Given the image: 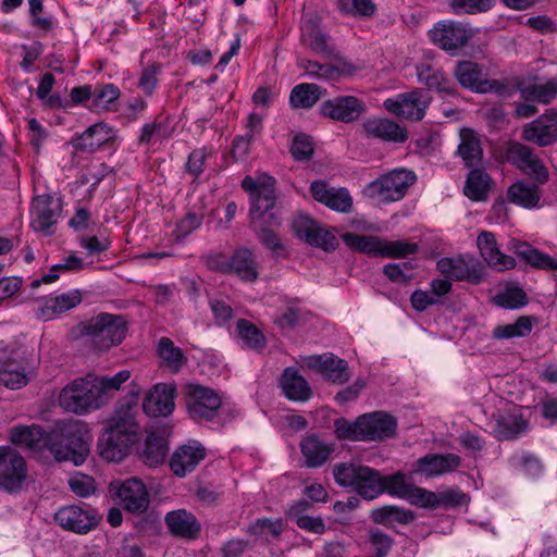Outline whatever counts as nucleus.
Listing matches in <instances>:
<instances>
[{"label":"nucleus","mask_w":557,"mask_h":557,"mask_svg":"<svg viewBox=\"0 0 557 557\" xmlns=\"http://www.w3.org/2000/svg\"><path fill=\"white\" fill-rule=\"evenodd\" d=\"M185 403L188 416L198 423L224 425L235 417V411L223 406L214 389L200 384L186 386Z\"/></svg>","instance_id":"obj_1"},{"label":"nucleus","mask_w":557,"mask_h":557,"mask_svg":"<svg viewBox=\"0 0 557 557\" xmlns=\"http://www.w3.org/2000/svg\"><path fill=\"white\" fill-rule=\"evenodd\" d=\"M60 406L67 412L84 414L103 406L94 375L77 377L66 384L59 396Z\"/></svg>","instance_id":"obj_2"},{"label":"nucleus","mask_w":557,"mask_h":557,"mask_svg":"<svg viewBox=\"0 0 557 557\" xmlns=\"http://www.w3.org/2000/svg\"><path fill=\"white\" fill-rule=\"evenodd\" d=\"M138 440L137 429L131 419H122L107 429L98 440V451L109 462H120Z\"/></svg>","instance_id":"obj_3"},{"label":"nucleus","mask_w":557,"mask_h":557,"mask_svg":"<svg viewBox=\"0 0 557 557\" xmlns=\"http://www.w3.org/2000/svg\"><path fill=\"white\" fill-rule=\"evenodd\" d=\"M84 334L98 350H108L122 343L127 333L126 322L122 315L99 313L85 322Z\"/></svg>","instance_id":"obj_4"},{"label":"nucleus","mask_w":557,"mask_h":557,"mask_svg":"<svg viewBox=\"0 0 557 557\" xmlns=\"http://www.w3.org/2000/svg\"><path fill=\"white\" fill-rule=\"evenodd\" d=\"M416 182L417 175L413 171L397 168L370 182L366 191L369 197L380 202H395L401 200Z\"/></svg>","instance_id":"obj_5"},{"label":"nucleus","mask_w":557,"mask_h":557,"mask_svg":"<svg viewBox=\"0 0 557 557\" xmlns=\"http://www.w3.org/2000/svg\"><path fill=\"white\" fill-rule=\"evenodd\" d=\"M49 450L58 461H72L81 466L90 453L89 436L79 426L70 425L59 442L50 443Z\"/></svg>","instance_id":"obj_6"},{"label":"nucleus","mask_w":557,"mask_h":557,"mask_svg":"<svg viewBox=\"0 0 557 557\" xmlns=\"http://www.w3.org/2000/svg\"><path fill=\"white\" fill-rule=\"evenodd\" d=\"M490 425L498 441H511L527 431L528 421L523 417L521 407L507 405L492 414Z\"/></svg>","instance_id":"obj_7"},{"label":"nucleus","mask_w":557,"mask_h":557,"mask_svg":"<svg viewBox=\"0 0 557 557\" xmlns=\"http://www.w3.org/2000/svg\"><path fill=\"white\" fill-rule=\"evenodd\" d=\"M27 476L24 458L9 446H0V490L17 492Z\"/></svg>","instance_id":"obj_8"},{"label":"nucleus","mask_w":557,"mask_h":557,"mask_svg":"<svg viewBox=\"0 0 557 557\" xmlns=\"http://www.w3.org/2000/svg\"><path fill=\"white\" fill-rule=\"evenodd\" d=\"M436 269L451 281H466L471 284H479L485 277L483 264L473 258H441L436 262Z\"/></svg>","instance_id":"obj_9"},{"label":"nucleus","mask_w":557,"mask_h":557,"mask_svg":"<svg viewBox=\"0 0 557 557\" xmlns=\"http://www.w3.org/2000/svg\"><path fill=\"white\" fill-rule=\"evenodd\" d=\"M430 39L433 44L445 51L455 53L465 47L472 37L471 29L456 21H440L429 32Z\"/></svg>","instance_id":"obj_10"},{"label":"nucleus","mask_w":557,"mask_h":557,"mask_svg":"<svg viewBox=\"0 0 557 557\" xmlns=\"http://www.w3.org/2000/svg\"><path fill=\"white\" fill-rule=\"evenodd\" d=\"M430 97L422 90L416 89L400 94L395 98L384 101V108L403 119L420 121L424 117L425 110L430 103Z\"/></svg>","instance_id":"obj_11"},{"label":"nucleus","mask_w":557,"mask_h":557,"mask_svg":"<svg viewBox=\"0 0 557 557\" xmlns=\"http://www.w3.org/2000/svg\"><path fill=\"white\" fill-rule=\"evenodd\" d=\"M54 520L64 530L85 534L98 524V515L89 506L69 505L58 509Z\"/></svg>","instance_id":"obj_12"},{"label":"nucleus","mask_w":557,"mask_h":557,"mask_svg":"<svg viewBox=\"0 0 557 557\" xmlns=\"http://www.w3.org/2000/svg\"><path fill=\"white\" fill-rule=\"evenodd\" d=\"M62 211L61 198L42 194L34 198L32 202L30 216L32 227L36 232L47 235L52 233V226L57 223Z\"/></svg>","instance_id":"obj_13"},{"label":"nucleus","mask_w":557,"mask_h":557,"mask_svg":"<svg viewBox=\"0 0 557 557\" xmlns=\"http://www.w3.org/2000/svg\"><path fill=\"white\" fill-rule=\"evenodd\" d=\"M367 110L363 100L355 96H337L320 104V114L342 123L357 121Z\"/></svg>","instance_id":"obj_14"},{"label":"nucleus","mask_w":557,"mask_h":557,"mask_svg":"<svg viewBox=\"0 0 557 557\" xmlns=\"http://www.w3.org/2000/svg\"><path fill=\"white\" fill-rule=\"evenodd\" d=\"M176 386L172 383H158L149 391L144 400L143 409L147 416L166 417L175 408Z\"/></svg>","instance_id":"obj_15"},{"label":"nucleus","mask_w":557,"mask_h":557,"mask_svg":"<svg viewBox=\"0 0 557 557\" xmlns=\"http://www.w3.org/2000/svg\"><path fill=\"white\" fill-rule=\"evenodd\" d=\"M207 450L198 441H189L178 446L170 458V469L178 478L193 472L206 458Z\"/></svg>","instance_id":"obj_16"},{"label":"nucleus","mask_w":557,"mask_h":557,"mask_svg":"<svg viewBox=\"0 0 557 557\" xmlns=\"http://www.w3.org/2000/svg\"><path fill=\"white\" fill-rule=\"evenodd\" d=\"M363 441L393 438L397 431V419L385 411H373L361 416Z\"/></svg>","instance_id":"obj_17"},{"label":"nucleus","mask_w":557,"mask_h":557,"mask_svg":"<svg viewBox=\"0 0 557 557\" xmlns=\"http://www.w3.org/2000/svg\"><path fill=\"white\" fill-rule=\"evenodd\" d=\"M460 465L461 458L456 454H428L416 460L413 472L425 478H434L454 472Z\"/></svg>","instance_id":"obj_18"},{"label":"nucleus","mask_w":557,"mask_h":557,"mask_svg":"<svg viewBox=\"0 0 557 557\" xmlns=\"http://www.w3.org/2000/svg\"><path fill=\"white\" fill-rule=\"evenodd\" d=\"M307 366L334 384H344L351 376L347 361L332 354L310 356Z\"/></svg>","instance_id":"obj_19"},{"label":"nucleus","mask_w":557,"mask_h":557,"mask_svg":"<svg viewBox=\"0 0 557 557\" xmlns=\"http://www.w3.org/2000/svg\"><path fill=\"white\" fill-rule=\"evenodd\" d=\"M116 495L120 504L129 512L143 513L149 506L148 491L137 478H131L120 484Z\"/></svg>","instance_id":"obj_20"},{"label":"nucleus","mask_w":557,"mask_h":557,"mask_svg":"<svg viewBox=\"0 0 557 557\" xmlns=\"http://www.w3.org/2000/svg\"><path fill=\"white\" fill-rule=\"evenodd\" d=\"M310 191L314 200L334 211L343 213L351 211L352 198L346 188L329 187L325 182L315 181L311 183Z\"/></svg>","instance_id":"obj_21"},{"label":"nucleus","mask_w":557,"mask_h":557,"mask_svg":"<svg viewBox=\"0 0 557 557\" xmlns=\"http://www.w3.org/2000/svg\"><path fill=\"white\" fill-rule=\"evenodd\" d=\"M116 131L109 124L100 122L89 126L74 141L75 150L86 153H94L104 145L113 141Z\"/></svg>","instance_id":"obj_22"},{"label":"nucleus","mask_w":557,"mask_h":557,"mask_svg":"<svg viewBox=\"0 0 557 557\" xmlns=\"http://www.w3.org/2000/svg\"><path fill=\"white\" fill-rule=\"evenodd\" d=\"M476 245L482 258L497 271H506L516 267L513 257L499 250L496 237L492 232H481L476 238Z\"/></svg>","instance_id":"obj_23"},{"label":"nucleus","mask_w":557,"mask_h":557,"mask_svg":"<svg viewBox=\"0 0 557 557\" xmlns=\"http://www.w3.org/2000/svg\"><path fill=\"white\" fill-rule=\"evenodd\" d=\"M304 465L307 468H319L323 466L334 451V444L325 442L317 434H307L299 443Z\"/></svg>","instance_id":"obj_24"},{"label":"nucleus","mask_w":557,"mask_h":557,"mask_svg":"<svg viewBox=\"0 0 557 557\" xmlns=\"http://www.w3.org/2000/svg\"><path fill=\"white\" fill-rule=\"evenodd\" d=\"M523 138L541 147L557 140V113L543 114L527 124L523 128Z\"/></svg>","instance_id":"obj_25"},{"label":"nucleus","mask_w":557,"mask_h":557,"mask_svg":"<svg viewBox=\"0 0 557 557\" xmlns=\"http://www.w3.org/2000/svg\"><path fill=\"white\" fill-rule=\"evenodd\" d=\"M251 226L256 232L258 240L272 252L280 255L284 250V245L278 235L273 228L265 225L270 223L271 226H278L281 224L280 218L272 211H267V216L262 218V212L251 216Z\"/></svg>","instance_id":"obj_26"},{"label":"nucleus","mask_w":557,"mask_h":557,"mask_svg":"<svg viewBox=\"0 0 557 557\" xmlns=\"http://www.w3.org/2000/svg\"><path fill=\"white\" fill-rule=\"evenodd\" d=\"M368 137L388 143H405L408 139L407 129L398 123L385 117L368 119L363 123Z\"/></svg>","instance_id":"obj_27"},{"label":"nucleus","mask_w":557,"mask_h":557,"mask_svg":"<svg viewBox=\"0 0 557 557\" xmlns=\"http://www.w3.org/2000/svg\"><path fill=\"white\" fill-rule=\"evenodd\" d=\"M82 301L78 289H72L55 296L40 299L37 315L44 320H51L55 315L75 308Z\"/></svg>","instance_id":"obj_28"},{"label":"nucleus","mask_w":557,"mask_h":557,"mask_svg":"<svg viewBox=\"0 0 557 557\" xmlns=\"http://www.w3.org/2000/svg\"><path fill=\"white\" fill-rule=\"evenodd\" d=\"M510 249L527 264L543 271H557V258L540 251L527 242L512 240Z\"/></svg>","instance_id":"obj_29"},{"label":"nucleus","mask_w":557,"mask_h":557,"mask_svg":"<svg viewBox=\"0 0 557 557\" xmlns=\"http://www.w3.org/2000/svg\"><path fill=\"white\" fill-rule=\"evenodd\" d=\"M280 385L286 398L293 401L305 403L312 396L311 387L297 369L286 368L281 375Z\"/></svg>","instance_id":"obj_30"},{"label":"nucleus","mask_w":557,"mask_h":557,"mask_svg":"<svg viewBox=\"0 0 557 557\" xmlns=\"http://www.w3.org/2000/svg\"><path fill=\"white\" fill-rule=\"evenodd\" d=\"M301 41L322 58L334 59L337 57L335 48L329 42V37L312 21H308L301 26Z\"/></svg>","instance_id":"obj_31"},{"label":"nucleus","mask_w":557,"mask_h":557,"mask_svg":"<svg viewBox=\"0 0 557 557\" xmlns=\"http://www.w3.org/2000/svg\"><path fill=\"white\" fill-rule=\"evenodd\" d=\"M165 523L171 533L189 540L196 539L201 530L200 523L197 521L196 517L185 509L168 512Z\"/></svg>","instance_id":"obj_32"},{"label":"nucleus","mask_w":557,"mask_h":557,"mask_svg":"<svg viewBox=\"0 0 557 557\" xmlns=\"http://www.w3.org/2000/svg\"><path fill=\"white\" fill-rule=\"evenodd\" d=\"M226 270L233 272L243 281L253 282L259 275L258 263L252 250L237 249L226 264Z\"/></svg>","instance_id":"obj_33"},{"label":"nucleus","mask_w":557,"mask_h":557,"mask_svg":"<svg viewBox=\"0 0 557 557\" xmlns=\"http://www.w3.org/2000/svg\"><path fill=\"white\" fill-rule=\"evenodd\" d=\"M417 78L420 84L425 85L430 90L442 95H451L454 88L443 71L429 62L419 63L416 66Z\"/></svg>","instance_id":"obj_34"},{"label":"nucleus","mask_w":557,"mask_h":557,"mask_svg":"<svg viewBox=\"0 0 557 557\" xmlns=\"http://www.w3.org/2000/svg\"><path fill=\"white\" fill-rule=\"evenodd\" d=\"M460 143L457 153L468 168H476L482 163L483 150L479 136L470 128H462L459 133Z\"/></svg>","instance_id":"obj_35"},{"label":"nucleus","mask_w":557,"mask_h":557,"mask_svg":"<svg viewBox=\"0 0 557 557\" xmlns=\"http://www.w3.org/2000/svg\"><path fill=\"white\" fill-rule=\"evenodd\" d=\"M507 197L510 202L531 209L539 205L541 193L536 183L518 181L509 186Z\"/></svg>","instance_id":"obj_36"},{"label":"nucleus","mask_w":557,"mask_h":557,"mask_svg":"<svg viewBox=\"0 0 557 557\" xmlns=\"http://www.w3.org/2000/svg\"><path fill=\"white\" fill-rule=\"evenodd\" d=\"M454 74L459 84L473 91L481 92L486 88V79L483 78V72L479 64L471 61H460L457 63Z\"/></svg>","instance_id":"obj_37"},{"label":"nucleus","mask_w":557,"mask_h":557,"mask_svg":"<svg viewBox=\"0 0 557 557\" xmlns=\"http://www.w3.org/2000/svg\"><path fill=\"white\" fill-rule=\"evenodd\" d=\"M168 444L163 436L154 432L147 434L144 448L140 453V459L148 467L161 465L168 455Z\"/></svg>","instance_id":"obj_38"},{"label":"nucleus","mask_w":557,"mask_h":557,"mask_svg":"<svg viewBox=\"0 0 557 557\" xmlns=\"http://www.w3.org/2000/svg\"><path fill=\"white\" fill-rule=\"evenodd\" d=\"M342 238L349 248L356 251L373 257H383L384 238L355 233H345Z\"/></svg>","instance_id":"obj_39"},{"label":"nucleus","mask_w":557,"mask_h":557,"mask_svg":"<svg viewBox=\"0 0 557 557\" xmlns=\"http://www.w3.org/2000/svg\"><path fill=\"white\" fill-rule=\"evenodd\" d=\"M325 92L320 86L312 83L296 85L289 95V103L293 108L310 109Z\"/></svg>","instance_id":"obj_40"},{"label":"nucleus","mask_w":557,"mask_h":557,"mask_svg":"<svg viewBox=\"0 0 557 557\" xmlns=\"http://www.w3.org/2000/svg\"><path fill=\"white\" fill-rule=\"evenodd\" d=\"M382 479L380 472L364 466L354 490L364 499H374L382 494Z\"/></svg>","instance_id":"obj_41"},{"label":"nucleus","mask_w":557,"mask_h":557,"mask_svg":"<svg viewBox=\"0 0 557 557\" xmlns=\"http://www.w3.org/2000/svg\"><path fill=\"white\" fill-rule=\"evenodd\" d=\"M91 102L87 107L94 112L110 111L114 102L120 98L121 91L114 84H96Z\"/></svg>","instance_id":"obj_42"},{"label":"nucleus","mask_w":557,"mask_h":557,"mask_svg":"<svg viewBox=\"0 0 557 557\" xmlns=\"http://www.w3.org/2000/svg\"><path fill=\"white\" fill-rule=\"evenodd\" d=\"M471 169L466 180L463 193L470 200H485L490 190V177L479 166Z\"/></svg>","instance_id":"obj_43"},{"label":"nucleus","mask_w":557,"mask_h":557,"mask_svg":"<svg viewBox=\"0 0 557 557\" xmlns=\"http://www.w3.org/2000/svg\"><path fill=\"white\" fill-rule=\"evenodd\" d=\"M297 66L311 79L333 81L341 76L343 70L332 63H320L309 59H298Z\"/></svg>","instance_id":"obj_44"},{"label":"nucleus","mask_w":557,"mask_h":557,"mask_svg":"<svg viewBox=\"0 0 557 557\" xmlns=\"http://www.w3.org/2000/svg\"><path fill=\"white\" fill-rule=\"evenodd\" d=\"M533 325L534 319L531 317L522 315L518 318L513 323L499 324L495 326L492 336L495 339L525 337L532 332Z\"/></svg>","instance_id":"obj_45"},{"label":"nucleus","mask_w":557,"mask_h":557,"mask_svg":"<svg viewBox=\"0 0 557 557\" xmlns=\"http://www.w3.org/2000/svg\"><path fill=\"white\" fill-rule=\"evenodd\" d=\"M518 89L521 98L527 101L548 103L557 95V83L555 81H548L545 84H519Z\"/></svg>","instance_id":"obj_46"},{"label":"nucleus","mask_w":557,"mask_h":557,"mask_svg":"<svg viewBox=\"0 0 557 557\" xmlns=\"http://www.w3.org/2000/svg\"><path fill=\"white\" fill-rule=\"evenodd\" d=\"M158 355L164 362L165 367L172 372H177L185 363L186 358L183 350L175 346L169 337H161L158 343Z\"/></svg>","instance_id":"obj_47"},{"label":"nucleus","mask_w":557,"mask_h":557,"mask_svg":"<svg viewBox=\"0 0 557 557\" xmlns=\"http://www.w3.org/2000/svg\"><path fill=\"white\" fill-rule=\"evenodd\" d=\"M413 513L397 506H383L372 511V519L380 524L409 523L413 521Z\"/></svg>","instance_id":"obj_48"},{"label":"nucleus","mask_w":557,"mask_h":557,"mask_svg":"<svg viewBox=\"0 0 557 557\" xmlns=\"http://www.w3.org/2000/svg\"><path fill=\"white\" fill-rule=\"evenodd\" d=\"M84 260L72 253L63 259L62 262L57 263L50 268L49 273L41 276L40 280H36L32 283L34 287L39 286L41 283H52L59 278V273L64 272H77L84 269Z\"/></svg>","instance_id":"obj_49"},{"label":"nucleus","mask_w":557,"mask_h":557,"mask_svg":"<svg viewBox=\"0 0 557 557\" xmlns=\"http://www.w3.org/2000/svg\"><path fill=\"white\" fill-rule=\"evenodd\" d=\"M363 467L362 465L354 462L336 463L333 467L334 480L339 486L351 487L354 490Z\"/></svg>","instance_id":"obj_50"},{"label":"nucleus","mask_w":557,"mask_h":557,"mask_svg":"<svg viewBox=\"0 0 557 557\" xmlns=\"http://www.w3.org/2000/svg\"><path fill=\"white\" fill-rule=\"evenodd\" d=\"M237 332L239 338L251 349H261L265 344V337L262 332L251 322L240 319L237 321Z\"/></svg>","instance_id":"obj_51"},{"label":"nucleus","mask_w":557,"mask_h":557,"mask_svg":"<svg viewBox=\"0 0 557 557\" xmlns=\"http://www.w3.org/2000/svg\"><path fill=\"white\" fill-rule=\"evenodd\" d=\"M336 4L342 13L358 17L372 16L376 11L372 0H337Z\"/></svg>","instance_id":"obj_52"},{"label":"nucleus","mask_w":557,"mask_h":557,"mask_svg":"<svg viewBox=\"0 0 557 557\" xmlns=\"http://www.w3.org/2000/svg\"><path fill=\"white\" fill-rule=\"evenodd\" d=\"M131 377L128 370H122L112 376H95L94 380L97 385L98 392L101 396L103 405L107 401V393L109 391H119L123 383Z\"/></svg>","instance_id":"obj_53"},{"label":"nucleus","mask_w":557,"mask_h":557,"mask_svg":"<svg viewBox=\"0 0 557 557\" xmlns=\"http://www.w3.org/2000/svg\"><path fill=\"white\" fill-rule=\"evenodd\" d=\"M28 383L25 369L13 360L12 367L0 370V384L11 389H18Z\"/></svg>","instance_id":"obj_54"},{"label":"nucleus","mask_w":557,"mask_h":557,"mask_svg":"<svg viewBox=\"0 0 557 557\" xmlns=\"http://www.w3.org/2000/svg\"><path fill=\"white\" fill-rule=\"evenodd\" d=\"M259 194L261 197L258 201H263L262 207L264 211H271L275 205V178L267 173H260L257 176Z\"/></svg>","instance_id":"obj_55"},{"label":"nucleus","mask_w":557,"mask_h":557,"mask_svg":"<svg viewBox=\"0 0 557 557\" xmlns=\"http://www.w3.org/2000/svg\"><path fill=\"white\" fill-rule=\"evenodd\" d=\"M162 71V65L160 63L153 62L148 64L141 70L138 87L145 92L146 96H152L154 90L158 87L159 79L158 76Z\"/></svg>","instance_id":"obj_56"},{"label":"nucleus","mask_w":557,"mask_h":557,"mask_svg":"<svg viewBox=\"0 0 557 557\" xmlns=\"http://www.w3.org/2000/svg\"><path fill=\"white\" fill-rule=\"evenodd\" d=\"M437 498L438 496L436 493L422 487H418L416 485L411 486L405 497V499L408 500L411 505L429 509H435L438 507Z\"/></svg>","instance_id":"obj_57"},{"label":"nucleus","mask_w":557,"mask_h":557,"mask_svg":"<svg viewBox=\"0 0 557 557\" xmlns=\"http://www.w3.org/2000/svg\"><path fill=\"white\" fill-rule=\"evenodd\" d=\"M361 416L355 422L337 419L334 423L335 434L339 440L363 441Z\"/></svg>","instance_id":"obj_58"},{"label":"nucleus","mask_w":557,"mask_h":557,"mask_svg":"<svg viewBox=\"0 0 557 557\" xmlns=\"http://www.w3.org/2000/svg\"><path fill=\"white\" fill-rule=\"evenodd\" d=\"M495 0H450V7L456 14H476L487 12Z\"/></svg>","instance_id":"obj_59"},{"label":"nucleus","mask_w":557,"mask_h":557,"mask_svg":"<svg viewBox=\"0 0 557 557\" xmlns=\"http://www.w3.org/2000/svg\"><path fill=\"white\" fill-rule=\"evenodd\" d=\"M382 485V494L386 492L389 495L404 499L412 486V484L406 481L405 475L401 473L383 476Z\"/></svg>","instance_id":"obj_60"},{"label":"nucleus","mask_w":557,"mask_h":557,"mask_svg":"<svg viewBox=\"0 0 557 557\" xmlns=\"http://www.w3.org/2000/svg\"><path fill=\"white\" fill-rule=\"evenodd\" d=\"M40 430L36 426H16L11 430L10 440L13 444L23 445L28 448L36 446L40 440Z\"/></svg>","instance_id":"obj_61"},{"label":"nucleus","mask_w":557,"mask_h":557,"mask_svg":"<svg viewBox=\"0 0 557 557\" xmlns=\"http://www.w3.org/2000/svg\"><path fill=\"white\" fill-rule=\"evenodd\" d=\"M495 302L502 308L517 309L527 305L528 298L522 288L512 287L498 294L495 297Z\"/></svg>","instance_id":"obj_62"},{"label":"nucleus","mask_w":557,"mask_h":557,"mask_svg":"<svg viewBox=\"0 0 557 557\" xmlns=\"http://www.w3.org/2000/svg\"><path fill=\"white\" fill-rule=\"evenodd\" d=\"M383 245V257L385 258H404L418 251V244L406 240L384 239Z\"/></svg>","instance_id":"obj_63"},{"label":"nucleus","mask_w":557,"mask_h":557,"mask_svg":"<svg viewBox=\"0 0 557 557\" xmlns=\"http://www.w3.org/2000/svg\"><path fill=\"white\" fill-rule=\"evenodd\" d=\"M370 549L373 556L370 557H386L389 553L393 540L380 530H373L369 536Z\"/></svg>","instance_id":"obj_64"}]
</instances>
